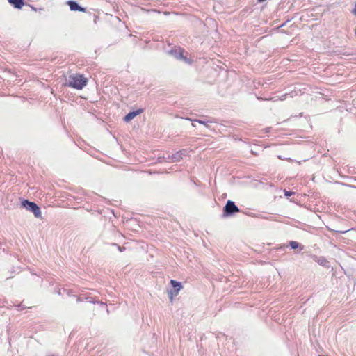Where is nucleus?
I'll use <instances>...</instances> for the list:
<instances>
[{"label": "nucleus", "mask_w": 356, "mask_h": 356, "mask_svg": "<svg viewBox=\"0 0 356 356\" xmlns=\"http://www.w3.org/2000/svg\"><path fill=\"white\" fill-rule=\"evenodd\" d=\"M120 251L122 252V248H121L120 247L118 248Z\"/></svg>", "instance_id": "15"}, {"label": "nucleus", "mask_w": 356, "mask_h": 356, "mask_svg": "<svg viewBox=\"0 0 356 356\" xmlns=\"http://www.w3.org/2000/svg\"><path fill=\"white\" fill-rule=\"evenodd\" d=\"M22 206L24 208H25L27 211L32 212L34 214L35 217H41L40 208L35 202L25 200L22 202Z\"/></svg>", "instance_id": "2"}, {"label": "nucleus", "mask_w": 356, "mask_h": 356, "mask_svg": "<svg viewBox=\"0 0 356 356\" xmlns=\"http://www.w3.org/2000/svg\"><path fill=\"white\" fill-rule=\"evenodd\" d=\"M173 293H175V289L172 290Z\"/></svg>", "instance_id": "16"}, {"label": "nucleus", "mask_w": 356, "mask_h": 356, "mask_svg": "<svg viewBox=\"0 0 356 356\" xmlns=\"http://www.w3.org/2000/svg\"><path fill=\"white\" fill-rule=\"evenodd\" d=\"M170 283H171L172 286H173V288L175 289V293H173L172 291H170L168 292L170 298L171 299H172L173 296H176L179 293V291L182 288V285H181V282H177L174 280H171Z\"/></svg>", "instance_id": "5"}, {"label": "nucleus", "mask_w": 356, "mask_h": 356, "mask_svg": "<svg viewBox=\"0 0 356 356\" xmlns=\"http://www.w3.org/2000/svg\"><path fill=\"white\" fill-rule=\"evenodd\" d=\"M169 54L172 55L173 57H175L177 60H180L184 61L186 63H191V60L188 59L187 57L183 55V50L180 48H175L173 49H171L169 51Z\"/></svg>", "instance_id": "3"}, {"label": "nucleus", "mask_w": 356, "mask_h": 356, "mask_svg": "<svg viewBox=\"0 0 356 356\" xmlns=\"http://www.w3.org/2000/svg\"><path fill=\"white\" fill-rule=\"evenodd\" d=\"M313 259L319 265L325 266V267H329V265H328L329 262L327 261V259L324 257L314 256Z\"/></svg>", "instance_id": "8"}, {"label": "nucleus", "mask_w": 356, "mask_h": 356, "mask_svg": "<svg viewBox=\"0 0 356 356\" xmlns=\"http://www.w3.org/2000/svg\"><path fill=\"white\" fill-rule=\"evenodd\" d=\"M87 83L88 79L84 77L83 75L79 74H72L69 76L67 85L72 88L81 90L86 86Z\"/></svg>", "instance_id": "1"}, {"label": "nucleus", "mask_w": 356, "mask_h": 356, "mask_svg": "<svg viewBox=\"0 0 356 356\" xmlns=\"http://www.w3.org/2000/svg\"><path fill=\"white\" fill-rule=\"evenodd\" d=\"M352 13L356 16V3H355V8L353 9L352 10Z\"/></svg>", "instance_id": "14"}, {"label": "nucleus", "mask_w": 356, "mask_h": 356, "mask_svg": "<svg viewBox=\"0 0 356 356\" xmlns=\"http://www.w3.org/2000/svg\"><path fill=\"white\" fill-rule=\"evenodd\" d=\"M8 2L15 8L20 9L24 5V0H8Z\"/></svg>", "instance_id": "9"}, {"label": "nucleus", "mask_w": 356, "mask_h": 356, "mask_svg": "<svg viewBox=\"0 0 356 356\" xmlns=\"http://www.w3.org/2000/svg\"><path fill=\"white\" fill-rule=\"evenodd\" d=\"M67 4L70 6V8L72 11H85V8L81 7L76 1H69Z\"/></svg>", "instance_id": "7"}, {"label": "nucleus", "mask_w": 356, "mask_h": 356, "mask_svg": "<svg viewBox=\"0 0 356 356\" xmlns=\"http://www.w3.org/2000/svg\"><path fill=\"white\" fill-rule=\"evenodd\" d=\"M223 211L225 216H231L234 213L238 212L239 209L233 201L228 200Z\"/></svg>", "instance_id": "4"}, {"label": "nucleus", "mask_w": 356, "mask_h": 356, "mask_svg": "<svg viewBox=\"0 0 356 356\" xmlns=\"http://www.w3.org/2000/svg\"><path fill=\"white\" fill-rule=\"evenodd\" d=\"M143 110L142 108H139L136 111L129 112L128 114H127L124 118V120L126 122H130L131 120H133L135 117L142 113Z\"/></svg>", "instance_id": "6"}, {"label": "nucleus", "mask_w": 356, "mask_h": 356, "mask_svg": "<svg viewBox=\"0 0 356 356\" xmlns=\"http://www.w3.org/2000/svg\"><path fill=\"white\" fill-rule=\"evenodd\" d=\"M195 122H197V123H199V124H203V125H204L207 128L210 129V124H209V123H211V121H204V120H193V123H192V125H193V127H195Z\"/></svg>", "instance_id": "11"}, {"label": "nucleus", "mask_w": 356, "mask_h": 356, "mask_svg": "<svg viewBox=\"0 0 356 356\" xmlns=\"http://www.w3.org/2000/svg\"><path fill=\"white\" fill-rule=\"evenodd\" d=\"M293 192H291V191H286V190L284 191V195H285V196H286V197H289V196H291V195H293Z\"/></svg>", "instance_id": "13"}, {"label": "nucleus", "mask_w": 356, "mask_h": 356, "mask_svg": "<svg viewBox=\"0 0 356 356\" xmlns=\"http://www.w3.org/2000/svg\"><path fill=\"white\" fill-rule=\"evenodd\" d=\"M299 244L298 242L296 241H291L290 242V246L291 247L292 249H296L298 247Z\"/></svg>", "instance_id": "12"}, {"label": "nucleus", "mask_w": 356, "mask_h": 356, "mask_svg": "<svg viewBox=\"0 0 356 356\" xmlns=\"http://www.w3.org/2000/svg\"><path fill=\"white\" fill-rule=\"evenodd\" d=\"M183 154V151L177 152L171 156L170 159L172 162H178L182 159Z\"/></svg>", "instance_id": "10"}]
</instances>
